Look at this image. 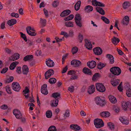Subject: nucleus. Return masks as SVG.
Here are the masks:
<instances>
[{
    "mask_svg": "<svg viewBox=\"0 0 131 131\" xmlns=\"http://www.w3.org/2000/svg\"><path fill=\"white\" fill-rule=\"evenodd\" d=\"M110 70L112 73L115 75H118L121 72V69L118 67H113L111 68Z\"/></svg>",
    "mask_w": 131,
    "mask_h": 131,
    "instance_id": "nucleus-1",
    "label": "nucleus"
},
{
    "mask_svg": "<svg viewBox=\"0 0 131 131\" xmlns=\"http://www.w3.org/2000/svg\"><path fill=\"white\" fill-rule=\"evenodd\" d=\"M94 124L97 128H100L104 125L103 121L101 119L96 118L94 120Z\"/></svg>",
    "mask_w": 131,
    "mask_h": 131,
    "instance_id": "nucleus-2",
    "label": "nucleus"
},
{
    "mask_svg": "<svg viewBox=\"0 0 131 131\" xmlns=\"http://www.w3.org/2000/svg\"><path fill=\"white\" fill-rule=\"evenodd\" d=\"M75 22L77 26L80 27H82V18L80 15L77 14L75 15L74 17Z\"/></svg>",
    "mask_w": 131,
    "mask_h": 131,
    "instance_id": "nucleus-3",
    "label": "nucleus"
},
{
    "mask_svg": "<svg viewBox=\"0 0 131 131\" xmlns=\"http://www.w3.org/2000/svg\"><path fill=\"white\" fill-rule=\"evenodd\" d=\"M96 87L98 91L101 92H104L106 90L105 86L102 83H96Z\"/></svg>",
    "mask_w": 131,
    "mask_h": 131,
    "instance_id": "nucleus-4",
    "label": "nucleus"
},
{
    "mask_svg": "<svg viewBox=\"0 0 131 131\" xmlns=\"http://www.w3.org/2000/svg\"><path fill=\"white\" fill-rule=\"evenodd\" d=\"M95 100L96 104L101 106H104L106 104V102L104 100L102 99L100 97H96L95 98Z\"/></svg>",
    "mask_w": 131,
    "mask_h": 131,
    "instance_id": "nucleus-5",
    "label": "nucleus"
},
{
    "mask_svg": "<svg viewBox=\"0 0 131 131\" xmlns=\"http://www.w3.org/2000/svg\"><path fill=\"white\" fill-rule=\"evenodd\" d=\"M122 107L123 109L125 111H126L131 106L130 103L129 101H123L122 103Z\"/></svg>",
    "mask_w": 131,
    "mask_h": 131,
    "instance_id": "nucleus-6",
    "label": "nucleus"
},
{
    "mask_svg": "<svg viewBox=\"0 0 131 131\" xmlns=\"http://www.w3.org/2000/svg\"><path fill=\"white\" fill-rule=\"evenodd\" d=\"M12 87L14 91L18 92L20 89V87L19 84L17 82H14L12 83Z\"/></svg>",
    "mask_w": 131,
    "mask_h": 131,
    "instance_id": "nucleus-7",
    "label": "nucleus"
},
{
    "mask_svg": "<svg viewBox=\"0 0 131 131\" xmlns=\"http://www.w3.org/2000/svg\"><path fill=\"white\" fill-rule=\"evenodd\" d=\"M54 71L53 69H49L46 72L45 74V78L47 79L49 78L50 76L54 74Z\"/></svg>",
    "mask_w": 131,
    "mask_h": 131,
    "instance_id": "nucleus-8",
    "label": "nucleus"
},
{
    "mask_svg": "<svg viewBox=\"0 0 131 131\" xmlns=\"http://www.w3.org/2000/svg\"><path fill=\"white\" fill-rule=\"evenodd\" d=\"M13 113L16 117L18 119H20L22 118V114L18 110L15 109L13 111Z\"/></svg>",
    "mask_w": 131,
    "mask_h": 131,
    "instance_id": "nucleus-9",
    "label": "nucleus"
},
{
    "mask_svg": "<svg viewBox=\"0 0 131 131\" xmlns=\"http://www.w3.org/2000/svg\"><path fill=\"white\" fill-rule=\"evenodd\" d=\"M93 51L94 54L97 55H101L102 53V49L99 47H97L93 49Z\"/></svg>",
    "mask_w": 131,
    "mask_h": 131,
    "instance_id": "nucleus-10",
    "label": "nucleus"
},
{
    "mask_svg": "<svg viewBox=\"0 0 131 131\" xmlns=\"http://www.w3.org/2000/svg\"><path fill=\"white\" fill-rule=\"evenodd\" d=\"M47 85L46 84H44L42 85L41 88V93L44 95H47L48 93V92L47 89Z\"/></svg>",
    "mask_w": 131,
    "mask_h": 131,
    "instance_id": "nucleus-11",
    "label": "nucleus"
},
{
    "mask_svg": "<svg viewBox=\"0 0 131 131\" xmlns=\"http://www.w3.org/2000/svg\"><path fill=\"white\" fill-rule=\"evenodd\" d=\"M71 64L75 67H77L81 64V62L79 60H73L71 62Z\"/></svg>",
    "mask_w": 131,
    "mask_h": 131,
    "instance_id": "nucleus-12",
    "label": "nucleus"
},
{
    "mask_svg": "<svg viewBox=\"0 0 131 131\" xmlns=\"http://www.w3.org/2000/svg\"><path fill=\"white\" fill-rule=\"evenodd\" d=\"M87 64L90 69H92L96 67V63L95 61L92 60L88 62L87 63Z\"/></svg>",
    "mask_w": 131,
    "mask_h": 131,
    "instance_id": "nucleus-13",
    "label": "nucleus"
},
{
    "mask_svg": "<svg viewBox=\"0 0 131 131\" xmlns=\"http://www.w3.org/2000/svg\"><path fill=\"white\" fill-rule=\"evenodd\" d=\"M46 65L50 67H53L54 65V62L50 58H48L46 59Z\"/></svg>",
    "mask_w": 131,
    "mask_h": 131,
    "instance_id": "nucleus-14",
    "label": "nucleus"
},
{
    "mask_svg": "<svg viewBox=\"0 0 131 131\" xmlns=\"http://www.w3.org/2000/svg\"><path fill=\"white\" fill-rule=\"evenodd\" d=\"M31 28L30 26L27 27L26 28L27 32L29 35L31 36H35L37 34L35 32H32L30 31L31 29Z\"/></svg>",
    "mask_w": 131,
    "mask_h": 131,
    "instance_id": "nucleus-15",
    "label": "nucleus"
},
{
    "mask_svg": "<svg viewBox=\"0 0 131 131\" xmlns=\"http://www.w3.org/2000/svg\"><path fill=\"white\" fill-rule=\"evenodd\" d=\"M92 4L93 5L96 6H98L100 7H104L105 5L100 2L97 1L96 0H92Z\"/></svg>",
    "mask_w": 131,
    "mask_h": 131,
    "instance_id": "nucleus-16",
    "label": "nucleus"
},
{
    "mask_svg": "<svg viewBox=\"0 0 131 131\" xmlns=\"http://www.w3.org/2000/svg\"><path fill=\"white\" fill-rule=\"evenodd\" d=\"M85 46L88 49L91 50H92V45L91 42L88 41L87 39H85Z\"/></svg>",
    "mask_w": 131,
    "mask_h": 131,
    "instance_id": "nucleus-17",
    "label": "nucleus"
},
{
    "mask_svg": "<svg viewBox=\"0 0 131 131\" xmlns=\"http://www.w3.org/2000/svg\"><path fill=\"white\" fill-rule=\"evenodd\" d=\"M129 21V18L128 16H127L124 17L121 23L124 25H127L128 24Z\"/></svg>",
    "mask_w": 131,
    "mask_h": 131,
    "instance_id": "nucleus-18",
    "label": "nucleus"
},
{
    "mask_svg": "<svg viewBox=\"0 0 131 131\" xmlns=\"http://www.w3.org/2000/svg\"><path fill=\"white\" fill-rule=\"evenodd\" d=\"M19 54L17 53H15L12 56L9 57V59L10 60L13 61L17 60L19 59Z\"/></svg>",
    "mask_w": 131,
    "mask_h": 131,
    "instance_id": "nucleus-19",
    "label": "nucleus"
},
{
    "mask_svg": "<svg viewBox=\"0 0 131 131\" xmlns=\"http://www.w3.org/2000/svg\"><path fill=\"white\" fill-rule=\"evenodd\" d=\"M71 12V10L69 9H66L63 11L60 14V16L62 17H64L69 14Z\"/></svg>",
    "mask_w": 131,
    "mask_h": 131,
    "instance_id": "nucleus-20",
    "label": "nucleus"
},
{
    "mask_svg": "<svg viewBox=\"0 0 131 131\" xmlns=\"http://www.w3.org/2000/svg\"><path fill=\"white\" fill-rule=\"evenodd\" d=\"M130 85L128 84L125 86V88L126 90L127 95L129 97L131 96V89L130 88Z\"/></svg>",
    "mask_w": 131,
    "mask_h": 131,
    "instance_id": "nucleus-21",
    "label": "nucleus"
},
{
    "mask_svg": "<svg viewBox=\"0 0 131 131\" xmlns=\"http://www.w3.org/2000/svg\"><path fill=\"white\" fill-rule=\"evenodd\" d=\"M83 72L85 74H86L90 75H92L91 71L88 68H84L83 69Z\"/></svg>",
    "mask_w": 131,
    "mask_h": 131,
    "instance_id": "nucleus-22",
    "label": "nucleus"
},
{
    "mask_svg": "<svg viewBox=\"0 0 131 131\" xmlns=\"http://www.w3.org/2000/svg\"><path fill=\"white\" fill-rule=\"evenodd\" d=\"M95 90V86L94 85H92L89 87L88 92L89 94H91L94 92Z\"/></svg>",
    "mask_w": 131,
    "mask_h": 131,
    "instance_id": "nucleus-23",
    "label": "nucleus"
},
{
    "mask_svg": "<svg viewBox=\"0 0 131 131\" xmlns=\"http://www.w3.org/2000/svg\"><path fill=\"white\" fill-rule=\"evenodd\" d=\"M120 80L119 79H116L115 78H113L111 80V83L114 86L117 85L119 83Z\"/></svg>",
    "mask_w": 131,
    "mask_h": 131,
    "instance_id": "nucleus-24",
    "label": "nucleus"
},
{
    "mask_svg": "<svg viewBox=\"0 0 131 131\" xmlns=\"http://www.w3.org/2000/svg\"><path fill=\"white\" fill-rule=\"evenodd\" d=\"M100 115L103 117H108L110 115V113L108 111H103L101 112Z\"/></svg>",
    "mask_w": 131,
    "mask_h": 131,
    "instance_id": "nucleus-25",
    "label": "nucleus"
},
{
    "mask_svg": "<svg viewBox=\"0 0 131 131\" xmlns=\"http://www.w3.org/2000/svg\"><path fill=\"white\" fill-rule=\"evenodd\" d=\"M22 72L24 74L27 75L29 72V68L26 65L23 66L22 67Z\"/></svg>",
    "mask_w": 131,
    "mask_h": 131,
    "instance_id": "nucleus-26",
    "label": "nucleus"
},
{
    "mask_svg": "<svg viewBox=\"0 0 131 131\" xmlns=\"http://www.w3.org/2000/svg\"><path fill=\"white\" fill-rule=\"evenodd\" d=\"M93 9V8L92 6L90 5H87L85 7L84 10L86 13H88L92 11Z\"/></svg>",
    "mask_w": 131,
    "mask_h": 131,
    "instance_id": "nucleus-27",
    "label": "nucleus"
},
{
    "mask_svg": "<svg viewBox=\"0 0 131 131\" xmlns=\"http://www.w3.org/2000/svg\"><path fill=\"white\" fill-rule=\"evenodd\" d=\"M119 119L123 124L127 125H128L129 123V120L124 118L123 117H120Z\"/></svg>",
    "mask_w": 131,
    "mask_h": 131,
    "instance_id": "nucleus-28",
    "label": "nucleus"
},
{
    "mask_svg": "<svg viewBox=\"0 0 131 131\" xmlns=\"http://www.w3.org/2000/svg\"><path fill=\"white\" fill-rule=\"evenodd\" d=\"M101 76L100 74L99 73H96L93 75L92 77V80L93 81H95L100 78Z\"/></svg>",
    "mask_w": 131,
    "mask_h": 131,
    "instance_id": "nucleus-29",
    "label": "nucleus"
},
{
    "mask_svg": "<svg viewBox=\"0 0 131 131\" xmlns=\"http://www.w3.org/2000/svg\"><path fill=\"white\" fill-rule=\"evenodd\" d=\"M16 20L14 19H12L8 20L7 22V24L10 26L13 25L16 23Z\"/></svg>",
    "mask_w": 131,
    "mask_h": 131,
    "instance_id": "nucleus-30",
    "label": "nucleus"
},
{
    "mask_svg": "<svg viewBox=\"0 0 131 131\" xmlns=\"http://www.w3.org/2000/svg\"><path fill=\"white\" fill-rule=\"evenodd\" d=\"M108 98L110 101L113 103H115L117 102V100L116 97L113 95L109 96Z\"/></svg>",
    "mask_w": 131,
    "mask_h": 131,
    "instance_id": "nucleus-31",
    "label": "nucleus"
},
{
    "mask_svg": "<svg viewBox=\"0 0 131 131\" xmlns=\"http://www.w3.org/2000/svg\"><path fill=\"white\" fill-rule=\"evenodd\" d=\"M33 58V56L32 55H29L26 56L23 58V60L25 61L32 60Z\"/></svg>",
    "mask_w": 131,
    "mask_h": 131,
    "instance_id": "nucleus-32",
    "label": "nucleus"
},
{
    "mask_svg": "<svg viewBox=\"0 0 131 131\" xmlns=\"http://www.w3.org/2000/svg\"><path fill=\"white\" fill-rule=\"evenodd\" d=\"M58 102L59 101L58 99H54L53 100L51 101L52 103L51 104V106L53 107L57 106L58 104Z\"/></svg>",
    "mask_w": 131,
    "mask_h": 131,
    "instance_id": "nucleus-33",
    "label": "nucleus"
},
{
    "mask_svg": "<svg viewBox=\"0 0 131 131\" xmlns=\"http://www.w3.org/2000/svg\"><path fill=\"white\" fill-rule=\"evenodd\" d=\"M112 42L114 45H117L118 43L120 41V40L118 38H117L115 36H114L113 38L111 40Z\"/></svg>",
    "mask_w": 131,
    "mask_h": 131,
    "instance_id": "nucleus-34",
    "label": "nucleus"
},
{
    "mask_svg": "<svg viewBox=\"0 0 131 131\" xmlns=\"http://www.w3.org/2000/svg\"><path fill=\"white\" fill-rule=\"evenodd\" d=\"M96 9L97 12H98L100 14L102 15H104L105 14V11L102 8L99 7H96Z\"/></svg>",
    "mask_w": 131,
    "mask_h": 131,
    "instance_id": "nucleus-35",
    "label": "nucleus"
},
{
    "mask_svg": "<svg viewBox=\"0 0 131 131\" xmlns=\"http://www.w3.org/2000/svg\"><path fill=\"white\" fill-rule=\"evenodd\" d=\"M81 4V1L79 0L75 4L74 6V8L76 10L78 11L79 9Z\"/></svg>",
    "mask_w": 131,
    "mask_h": 131,
    "instance_id": "nucleus-36",
    "label": "nucleus"
},
{
    "mask_svg": "<svg viewBox=\"0 0 131 131\" xmlns=\"http://www.w3.org/2000/svg\"><path fill=\"white\" fill-rule=\"evenodd\" d=\"M51 97H53L55 99L57 98V99H58V97H59L60 98V94L59 92H55L52 94Z\"/></svg>",
    "mask_w": 131,
    "mask_h": 131,
    "instance_id": "nucleus-37",
    "label": "nucleus"
},
{
    "mask_svg": "<svg viewBox=\"0 0 131 131\" xmlns=\"http://www.w3.org/2000/svg\"><path fill=\"white\" fill-rule=\"evenodd\" d=\"M130 6V3L127 2H124L123 4V8L124 9H126Z\"/></svg>",
    "mask_w": 131,
    "mask_h": 131,
    "instance_id": "nucleus-38",
    "label": "nucleus"
},
{
    "mask_svg": "<svg viewBox=\"0 0 131 131\" xmlns=\"http://www.w3.org/2000/svg\"><path fill=\"white\" fill-rule=\"evenodd\" d=\"M14 78L13 76H10L9 78H7L5 81V83H9L12 82L14 80Z\"/></svg>",
    "mask_w": 131,
    "mask_h": 131,
    "instance_id": "nucleus-39",
    "label": "nucleus"
},
{
    "mask_svg": "<svg viewBox=\"0 0 131 131\" xmlns=\"http://www.w3.org/2000/svg\"><path fill=\"white\" fill-rule=\"evenodd\" d=\"M46 116L47 118H51L52 115V113L51 110L47 111L46 113Z\"/></svg>",
    "mask_w": 131,
    "mask_h": 131,
    "instance_id": "nucleus-40",
    "label": "nucleus"
},
{
    "mask_svg": "<svg viewBox=\"0 0 131 131\" xmlns=\"http://www.w3.org/2000/svg\"><path fill=\"white\" fill-rule=\"evenodd\" d=\"M101 19L106 24H108L110 23L109 19L104 16H102Z\"/></svg>",
    "mask_w": 131,
    "mask_h": 131,
    "instance_id": "nucleus-41",
    "label": "nucleus"
},
{
    "mask_svg": "<svg viewBox=\"0 0 131 131\" xmlns=\"http://www.w3.org/2000/svg\"><path fill=\"white\" fill-rule=\"evenodd\" d=\"M40 21L41 23L42 27H43L46 26V19H43L41 18Z\"/></svg>",
    "mask_w": 131,
    "mask_h": 131,
    "instance_id": "nucleus-42",
    "label": "nucleus"
},
{
    "mask_svg": "<svg viewBox=\"0 0 131 131\" xmlns=\"http://www.w3.org/2000/svg\"><path fill=\"white\" fill-rule=\"evenodd\" d=\"M47 131H57V130L55 126L52 125L49 128Z\"/></svg>",
    "mask_w": 131,
    "mask_h": 131,
    "instance_id": "nucleus-43",
    "label": "nucleus"
},
{
    "mask_svg": "<svg viewBox=\"0 0 131 131\" xmlns=\"http://www.w3.org/2000/svg\"><path fill=\"white\" fill-rule=\"evenodd\" d=\"M74 18V15L73 14H70L69 16L64 18V20L65 21L70 20H72Z\"/></svg>",
    "mask_w": 131,
    "mask_h": 131,
    "instance_id": "nucleus-44",
    "label": "nucleus"
},
{
    "mask_svg": "<svg viewBox=\"0 0 131 131\" xmlns=\"http://www.w3.org/2000/svg\"><path fill=\"white\" fill-rule=\"evenodd\" d=\"M65 25L67 27H71L73 26V23L71 21L66 22Z\"/></svg>",
    "mask_w": 131,
    "mask_h": 131,
    "instance_id": "nucleus-45",
    "label": "nucleus"
},
{
    "mask_svg": "<svg viewBox=\"0 0 131 131\" xmlns=\"http://www.w3.org/2000/svg\"><path fill=\"white\" fill-rule=\"evenodd\" d=\"M5 88L8 94H11L12 93V92L11 91V90L10 89V88L9 85H7L5 87Z\"/></svg>",
    "mask_w": 131,
    "mask_h": 131,
    "instance_id": "nucleus-46",
    "label": "nucleus"
},
{
    "mask_svg": "<svg viewBox=\"0 0 131 131\" xmlns=\"http://www.w3.org/2000/svg\"><path fill=\"white\" fill-rule=\"evenodd\" d=\"M108 126L109 128L112 130H114V124L111 123L109 122L107 123Z\"/></svg>",
    "mask_w": 131,
    "mask_h": 131,
    "instance_id": "nucleus-47",
    "label": "nucleus"
},
{
    "mask_svg": "<svg viewBox=\"0 0 131 131\" xmlns=\"http://www.w3.org/2000/svg\"><path fill=\"white\" fill-rule=\"evenodd\" d=\"M20 34L21 35V37L24 39V40L26 42L27 41V40L26 35L21 32H20Z\"/></svg>",
    "mask_w": 131,
    "mask_h": 131,
    "instance_id": "nucleus-48",
    "label": "nucleus"
},
{
    "mask_svg": "<svg viewBox=\"0 0 131 131\" xmlns=\"http://www.w3.org/2000/svg\"><path fill=\"white\" fill-rule=\"evenodd\" d=\"M78 39L79 42L81 43L82 42L83 39V35L79 33L78 37Z\"/></svg>",
    "mask_w": 131,
    "mask_h": 131,
    "instance_id": "nucleus-49",
    "label": "nucleus"
},
{
    "mask_svg": "<svg viewBox=\"0 0 131 131\" xmlns=\"http://www.w3.org/2000/svg\"><path fill=\"white\" fill-rule=\"evenodd\" d=\"M56 81V79L53 78H50L49 80V82L50 84L55 83Z\"/></svg>",
    "mask_w": 131,
    "mask_h": 131,
    "instance_id": "nucleus-50",
    "label": "nucleus"
},
{
    "mask_svg": "<svg viewBox=\"0 0 131 131\" xmlns=\"http://www.w3.org/2000/svg\"><path fill=\"white\" fill-rule=\"evenodd\" d=\"M59 2L58 1H54L52 4V5L54 7H57L59 5Z\"/></svg>",
    "mask_w": 131,
    "mask_h": 131,
    "instance_id": "nucleus-51",
    "label": "nucleus"
},
{
    "mask_svg": "<svg viewBox=\"0 0 131 131\" xmlns=\"http://www.w3.org/2000/svg\"><path fill=\"white\" fill-rule=\"evenodd\" d=\"M78 49L76 47H73L72 49V54H73L77 53V52L78 51Z\"/></svg>",
    "mask_w": 131,
    "mask_h": 131,
    "instance_id": "nucleus-52",
    "label": "nucleus"
},
{
    "mask_svg": "<svg viewBox=\"0 0 131 131\" xmlns=\"http://www.w3.org/2000/svg\"><path fill=\"white\" fill-rule=\"evenodd\" d=\"M29 92V90L28 87L26 86L25 89L23 90V92L25 94H26L28 93Z\"/></svg>",
    "mask_w": 131,
    "mask_h": 131,
    "instance_id": "nucleus-53",
    "label": "nucleus"
},
{
    "mask_svg": "<svg viewBox=\"0 0 131 131\" xmlns=\"http://www.w3.org/2000/svg\"><path fill=\"white\" fill-rule=\"evenodd\" d=\"M19 62L17 61H15L12 63L10 64V67L12 66L13 67H15V68L16 66L18 64Z\"/></svg>",
    "mask_w": 131,
    "mask_h": 131,
    "instance_id": "nucleus-54",
    "label": "nucleus"
},
{
    "mask_svg": "<svg viewBox=\"0 0 131 131\" xmlns=\"http://www.w3.org/2000/svg\"><path fill=\"white\" fill-rule=\"evenodd\" d=\"M75 71L74 70H70L68 72L67 74L68 75H72L73 74H75Z\"/></svg>",
    "mask_w": 131,
    "mask_h": 131,
    "instance_id": "nucleus-55",
    "label": "nucleus"
},
{
    "mask_svg": "<svg viewBox=\"0 0 131 131\" xmlns=\"http://www.w3.org/2000/svg\"><path fill=\"white\" fill-rule=\"evenodd\" d=\"M27 43L28 45L29 46H30L34 45L33 41L29 40H28Z\"/></svg>",
    "mask_w": 131,
    "mask_h": 131,
    "instance_id": "nucleus-56",
    "label": "nucleus"
},
{
    "mask_svg": "<svg viewBox=\"0 0 131 131\" xmlns=\"http://www.w3.org/2000/svg\"><path fill=\"white\" fill-rule=\"evenodd\" d=\"M113 109L115 112L117 113L119 112L120 110L119 108L117 106L114 107Z\"/></svg>",
    "mask_w": 131,
    "mask_h": 131,
    "instance_id": "nucleus-57",
    "label": "nucleus"
},
{
    "mask_svg": "<svg viewBox=\"0 0 131 131\" xmlns=\"http://www.w3.org/2000/svg\"><path fill=\"white\" fill-rule=\"evenodd\" d=\"M8 69L7 67L4 68L2 70L1 72V73H4L7 71Z\"/></svg>",
    "mask_w": 131,
    "mask_h": 131,
    "instance_id": "nucleus-58",
    "label": "nucleus"
},
{
    "mask_svg": "<svg viewBox=\"0 0 131 131\" xmlns=\"http://www.w3.org/2000/svg\"><path fill=\"white\" fill-rule=\"evenodd\" d=\"M16 72L18 74H20L21 73V67H17L16 68Z\"/></svg>",
    "mask_w": 131,
    "mask_h": 131,
    "instance_id": "nucleus-59",
    "label": "nucleus"
},
{
    "mask_svg": "<svg viewBox=\"0 0 131 131\" xmlns=\"http://www.w3.org/2000/svg\"><path fill=\"white\" fill-rule=\"evenodd\" d=\"M102 62H99V63L97 64V68L99 69H101L102 68Z\"/></svg>",
    "mask_w": 131,
    "mask_h": 131,
    "instance_id": "nucleus-60",
    "label": "nucleus"
},
{
    "mask_svg": "<svg viewBox=\"0 0 131 131\" xmlns=\"http://www.w3.org/2000/svg\"><path fill=\"white\" fill-rule=\"evenodd\" d=\"M0 108L1 109L3 110H6L8 108L7 106L5 104L1 106Z\"/></svg>",
    "mask_w": 131,
    "mask_h": 131,
    "instance_id": "nucleus-61",
    "label": "nucleus"
},
{
    "mask_svg": "<svg viewBox=\"0 0 131 131\" xmlns=\"http://www.w3.org/2000/svg\"><path fill=\"white\" fill-rule=\"evenodd\" d=\"M77 126V124H72L70 125V128L72 129L75 130V127Z\"/></svg>",
    "mask_w": 131,
    "mask_h": 131,
    "instance_id": "nucleus-62",
    "label": "nucleus"
},
{
    "mask_svg": "<svg viewBox=\"0 0 131 131\" xmlns=\"http://www.w3.org/2000/svg\"><path fill=\"white\" fill-rule=\"evenodd\" d=\"M5 23L4 22L1 23V28L2 29H4L6 28L5 27Z\"/></svg>",
    "mask_w": 131,
    "mask_h": 131,
    "instance_id": "nucleus-63",
    "label": "nucleus"
},
{
    "mask_svg": "<svg viewBox=\"0 0 131 131\" xmlns=\"http://www.w3.org/2000/svg\"><path fill=\"white\" fill-rule=\"evenodd\" d=\"M43 11L44 12V13L45 14V16L46 17H48L49 16L48 14V11L45 9V8L43 9Z\"/></svg>",
    "mask_w": 131,
    "mask_h": 131,
    "instance_id": "nucleus-64",
    "label": "nucleus"
}]
</instances>
